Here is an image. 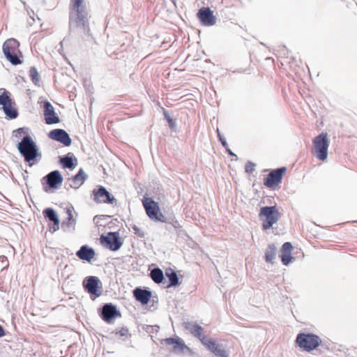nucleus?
<instances>
[{"label":"nucleus","mask_w":357,"mask_h":357,"mask_svg":"<svg viewBox=\"0 0 357 357\" xmlns=\"http://www.w3.org/2000/svg\"><path fill=\"white\" fill-rule=\"evenodd\" d=\"M71 10L69 15V33L74 28H78L87 35H90L89 13L86 6L83 5L84 0H71Z\"/></svg>","instance_id":"obj_1"},{"label":"nucleus","mask_w":357,"mask_h":357,"mask_svg":"<svg viewBox=\"0 0 357 357\" xmlns=\"http://www.w3.org/2000/svg\"><path fill=\"white\" fill-rule=\"evenodd\" d=\"M295 342L298 347L305 351H311L317 349L321 343L318 335L310 333H298Z\"/></svg>","instance_id":"obj_2"},{"label":"nucleus","mask_w":357,"mask_h":357,"mask_svg":"<svg viewBox=\"0 0 357 357\" xmlns=\"http://www.w3.org/2000/svg\"><path fill=\"white\" fill-rule=\"evenodd\" d=\"M259 216L263 221V229L267 230L280 219L281 215L277 210L276 206H266L260 208Z\"/></svg>","instance_id":"obj_3"},{"label":"nucleus","mask_w":357,"mask_h":357,"mask_svg":"<svg viewBox=\"0 0 357 357\" xmlns=\"http://www.w3.org/2000/svg\"><path fill=\"white\" fill-rule=\"evenodd\" d=\"M20 46L19 42L15 38H10L6 40L3 45L2 50L6 59L14 66L21 64L23 61L21 60L17 55V51L21 54L18 50Z\"/></svg>","instance_id":"obj_4"},{"label":"nucleus","mask_w":357,"mask_h":357,"mask_svg":"<svg viewBox=\"0 0 357 357\" xmlns=\"http://www.w3.org/2000/svg\"><path fill=\"white\" fill-rule=\"evenodd\" d=\"M21 156H41L38 146L31 136L26 135L17 144Z\"/></svg>","instance_id":"obj_5"},{"label":"nucleus","mask_w":357,"mask_h":357,"mask_svg":"<svg viewBox=\"0 0 357 357\" xmlns=\"http://www.w3.org/2000/svg\"><path fill=\"white\" fill-rule=\"evenodd\" d=\"M12 103L10 93L5 89H0V105L2 106L3 111L10 119H16L18 116V112L13 107Z\"/></svg>","instance_id":"obj_6"},{"label":"nucleus","mask_w":357,"mask_h":357,"mask_svg":"<svg viewBox=\"0 0 357 357\" xmlns=\"http://www.w3.org/2000/svg\"><path fill=\"white\" fill-rule=\"evenodd\" d=\"M287 172L286 167H281L271 169L267 176L264 179V185L268 188L275 190L282 182V178Z\"/></svg>","instance_id":"obj_7"},{"label":"nucleus","mask_w":357,"mask_h":357,"mask_svg":"<svg viewBox=\"0 0 357 357\" xmlns=\"http://www.w3.org/2000/svg\"><path fill=\"white\" fill-rule=\"evenodd\" d=\"M163 342L167 345L172 346L171 351L176 354L189 356L194 354V352L185 344L181 337H168L163 340Z\"/></svg>","instance_id":"obj_8"},{"label":"nucleus","mask_w":357,"mask_h":357,"mask_svg":"<svg viewBox=\"0 0 357 357\" xmlns=\"http://www.w3.org/2000/svg\"><path fill=\"white\" fill-rule=\"evenodd\" d=\"M63 176L59 170H54L45 176L41 183L43 190L49 192L50 189H56L63 182Z\"/></svg>","instance_id":"obj_9"},{"label":"nucleus","mask_w":357,"mask_h":357,"mask_svg":"<svg viewBox=\"0 0 357 357\" xmlns=\"http://www.w3.org/2000/svg\"><path fill=\"white\" fill-rule=\"evenodd\" d=\"M82 286L84 291L91 296L99 297L102 294V282L96 276L86 277L82 282Z\"/></svg>","instance_id":"obj_10"},{"label":"nucleus","mask_w":357,"mask_h":357,"mask_svg":"<svg viewBox=\"0 0 357 357\" xmlns=\"http://www.w3.org/2000/svg\"><path fill=\"white\" fill-rule=\"evenodd\" d=\"M93 201L97 204L117 205V200L104 186L98 185L96 189L93 190Z\"/></svg>","instance_id":"obj_11"},{"label":"nucleus","mask_w":357,"mask_h":357,"mask_svg":"<svg viewBox=\"0 0 357 357\" xmlns=\"http://www.w3.org/2000/svg\"><path fill=\"white\" fill-rule=\"evenodd\" d=\"M100 243L111 251H117L122 246V241L119 232L109 231L106 236L102 235L100 238Z\"/></svg>","instance_id":"obj_12"},{"label":"nucleus","mask_w":357,"mask_h":357,"mask_svg":"<svg viewBox=\"0 0 357 357\" xmlns=\"http://www.w3.org/2000/svg\"><path fill=\"white\" fill-rule=\"evenodd\" d=\"M98 314L101 319L107 324H112L115 318L121 317L120 311L112 303H105L99 309Z\"/></svg>","instance_id":"obj_13"},{"label":"nucleus","mask_w":357,"mask_h":357,"mask_svg":"<svg viewBox=\"0 0 357 357\" xmlns=\"http://www.w3.org/2000/svg\"><path fill=\"white\" fill-rule=\"evenodd\" d=\"M329 142L327 133L321 132L313 139L314 154L318 157L328 156Z\"/></svg>","instance_id":"obj_14"},{"label":"nucleus","mask_w":357,"mask_h":357,"mask_svg":"<svg viewBox=\"0 0 357 357\" xmlns=\"http://www.w3.org/2000/svg\"><path fill=\"white\" fill-rule=\"evenodd\" d=\"M197 17L201 24L206 26H211L216 23V17L209 7H202L198 10Z\"/></svg>","instance_id":"obj_15"},{"label":"nucleus","mask_w":357,"mask_h":357,"mask_svg":"<svg viewBox=\"0 0 357 357\" xmlns=\"http://www.w3.org/2000/svg\"><path fill=\"white\" fill-rule=\"evenodd\" d=\"M48 137L50 139L59 142L66 146H70L72 143V140L69 134L65 130L61 128L52 130L48 133Z\"/></svg>","instance_id":"obj_16"},{"label":"nucleus","mask_w":357,"mask_h":357,"mask_svg":"<svg viewBox=\"0 0 357 357\" xmlns=\"http://www.w3.org/2000/svg\"><path fill=\"white\" fill-rule=\"evenodd\" d=\"M44 116L47 124L52 125L60 122V119L54 111L52 105L48 101L43 102Z\"/></svg>","instance_id":"obj_17"},{"label":"nucleus","mask_w":357,"mask_h":357,"mask_svg":"<svg viewBox=\"0 0 357 357\" xmlns=\"http://www.w3.org/2000/svg\"><path fill=\"white\" fill-rule=\"evenodd\" d=\"M142 204L149 218L151 220L156 218L157 214L160 211L158 203L152 198L144 197Z\"/></svg>","instance_id":"obj_18"},{"label":"nucleus","mask_w":357,"mask_h":357,"mask_svg":"<svg viewBox=\"0 0 357 357\" xmlns=\"http://www.w3.org/2000/svg\"><path fill=\"white\" fill-rule=\"evenodd\" d=\"M96 252L93 248L84 245L76 252V256L81 260L91 262L95 257Z\"/></svg>","instance_id":"obj_19"},{"label":"nucleus","mask_w":357,"mask_h":357,"mask_svg":"<svg viewBox=\"0 0 357 357\" xmlns=\"http://www.w3.org/2000/svg\"><path fill=\"white\" fill-rule=\"evenodd\" d=\"M292 245L290 242H285L281 249L280 257L284 265L288 266L293 259L291 256Z\"/></svg>","instance_id":"obj_20"},{"label":"nucleus","mask_w":357,"mask_h":357,"mask_svg":"<svg viewBox=\"0 0 357 357\" xmlns=\"http://www.w3.org/2000/svg\"><path fill=\"white\" fill-rule=\"evenodd\" d=\"M133 295L137 301L140 302L142 305H146L151 299V291L148 289L137 287L133 291Z\"/></svg>","instance_id":"obj_21"},{"label":"nucleus","mask_w":357,"mask_h":357,"mask_svg":"<svg viewBox=\"0 0 357 357\" xmlns=\"http://www.w3.org/2000/svg\"><path fill=\"white\" fill-rule=\"evenodd\" d=\"M73 210L74 208L72 206L66 208V213L68 215V218L67 220L66 221H63L61 225V227L65 231H70L75 229V227L76 225V219L73 218Z\"/></svg>","instance_id":"obj_22"},{"label":"nucleus","mask_w":357,"mask_h":357,"mask_svg":"<svg viewBox=\"0 0 357 357\" xmlns=\"http://www.w3.org/2000/svg\"><path fill=\"white\" fill-rule=\"evenodd\" d=\"M88 176L82 169H80L78 172L72 178V184L70 187L75 189H78L87 179Z\"/></svg>","instance_id":"obj_23"},{"label":"nucleus","mask_w":357,"mask_h":357,"mask_svg":"<svg viewBox=\"0 0 357 357\" xmlns=\"http://www.w3.org/2000/svg\"><path fill=\"white\" fill-rule=\"evenodd\" d=\"M185 328L195 337H201L204 328L195 322L185 323Z\"/></svg>","instance_id":"obj_24"},{"label":"nucleus","mask_w":357,"mask_h":357,"mask_svg":"<svg viewBox=\"0 0 357 357\" xmlns=\"http://www.w3.org/2000/svg\"><path fill=\"white\" fill-rule=\"evenodd\" d=\"M59 165L63 169H73L77 165V158H59Z\"/></svg>","instance_id":"obj_25"},{"label":"nucleus","mask_w":357,"mask_h":357,"mask_svg":"<svg viewBox=\"0 0 357 357\" xmlns=\"http://www.w3.org/2000/svg\"><path fill=\"white\" fill-rule=\"evenodd\" d=\"M211 347L210 351L218 357H229L227 351L224 349L222 344H218L215 342H210Z\"/></svg>","instance_id":"obj_26"},{"label":"nucleus","mask_w":357,"mask_h":357,"mask_svg":"<svg viewBox=\"0 0 357 357\" xmlns=\"http://www.w3.org/2000/svg\"><path fill=\"white\" fill-rule=\"evenodd\" d=\"M165 275L169 280L167 287H176L179 284L178 275L174 270L171 268L167 269L165 272Z\"/></svg>","instance_id":"obj_27"},{"label":"nucleus","mask_w":357,"mask_h":357,"mask_svg":"<svg viewBox=\"0 0 357 357\" xmlns=\"http://www.w3.org/2000/svg\"><path fill=\"white\" fill-rule=\"evenodd\" d=\"M151 278L152 280L157 283L160 284L164 280V274L162 271L159 268H155L151 271Z\"/></svg>","instance_id":"obj_28"},{"label":"nucleus","mask_w":357,"mask_h":357,"mask_svg":"<svg viewBox=\"0 0 357 357\" xmlns=\"http://www.w3.org/2000/svg\"><path fill=\"white\" fill-rule=\"evenodd\" d=\"M43 213L44 217L52 222L59 220V216L56 211L52 208H45L43 211Z\"/></svg>","instance_id":"obj_29"},{"label":"nucleus","mask_w":357,"mask_h":357,"mask_svg":"<svg viewBox=\"0 0 357 357\" xmlns=\"http://www.w3.org/2000/svg\"><path fill=\"white\" fill-rule=\"evenodd\" d=\"M276 255V247L274 244H271L268 245L266 253V261L268 263H273V260L275 258Z\"/></svg>","instance_id":"obj_30"},{"label":"nucleus","mask_w":357,"mask_h":357,"mask_svg":"<svg viewBox=\"0 0 357 357\" xmlns=\"http://www.w3.org/2000/svg\"><path fill=\"white\" fill-rule=\"evenodd\" d=\"M29 75H30V77H31V79L32 82L36 86H39L40 75H39V73H38V70H37L36 67L32 66V67L30 68Z\"/></svg>","instance_id":"obj_31"},{"label":"nucleus","mask_w":357,"mask_h":357,"mask_svg":"<svg viewBox=\"0 0 357 357\" xmlns=\"http://www.w3.org/2000/svg\"><path fill=\"white\" fill-rule=\"evenodd\" d=\"M114 333L116 335H119L123 337V340H126L130 336V335L129 334L128 328L127 327H122L120 329H116Z\"/></svg>","instance_id":"obj_32"},{"label":"nucleus","mask_w":357,"mask_h":357,"mask_svg":"<svg viewBox=\"0 0 357 357\" xmlns=\"http://www.w3.org/2000/svg\"><path fill=\"white\" fill-rule=\"evenodd\" d=\"M163 114H164L165 119L168 122L169 126L171 128V129L172 130L175 129L176 126V122L170 116V115L169 114L168 111H167L166 109H163Z\"/></svg>","instance_id":"obj_33"},{"label":"nucleus","mask_w":357,"mask_h":357,"mask_svg":"<svg viewBox=\"0 0 357 357\" xmlns=\"http://www.w3.org/2000/svg\"><path fill=\"white\" fill-rule=\"evenodd\" d=\"M202 342V344L206 346L207 349L209 350L211 347V345L210 342H215L214 340H208L205 336H204L202 334L201 335V337H197Z\"/></svg>","instance_id":"obj_34"},{"label":"nucleus","mask_w":357,"mask_h":357,"mask_svg":"<svg viewBox=\"0 0 357 357\" xmlns=\"http://www.w3.org/2000/svg\"><path fill=\"white\" fill-rule=\"evenodd\" d=\"M256 165L250 161H248L245 166V172L248 174H252L255 170Z\"/></svg>","instance_id":"obj_35"},{"label":"nucleus","mask_w":357,"mask_h":357,"mask_svg":"<svg viewBox=\"0 0 357 357\" xmlns=\"http://www.w3.org/2000/svg\"><path fill=\"white\" fill-rule=\"evenodd\" d=\"M40 158H24V161L28 164L29 167H32L38 162Z\"/></svg>","instance_id":"obj_36"},{"label":"nucleus","mask_w":357,"mask_h":357,"mask_svg":"<svg viewBox=\"0 0 357 357\" xmlns=\"http://www.w3.org/2000/svg\"><path fill=\"white\" fill-rule=\"evenodd\" d=\"M152 220L155 222H166V218L162 213L159 211V213L156 215V218H154L153 219H152Z\"/></svg>","instance_id":"obj_37"},{"label":"nucleus","mask_w":357,"mask_h":357,"mask_svg":"<svg viewBox=\"0 0 357 357\" xmlns=\"http://www.w3.org/2000/svg\"><path fill=\"white\" fill-rule=\"evenodd\" d=\"M152 220L155 222H166V218L162 213L159 211V213L156 215V218H154L153 219H152Z\"/></svg>","instance_id":"obj_38"},{"label":"nucleus","mask_w":357,"mask_h":357,"mask_svg":"<svg viewBox=\"0 0 357 357\" xmlns=\"http://www.w3.org/2000/svg\"><path fill=\"white\" fill-rule=\"evenodd\" d=\"M59 222H60V220L52 222L53 223L52 225L50 226V229H49L50 231L52 233H54L56 231H57L59 229Z\"/></svg>","instance_id":"obj_39"},{"label":"nucleus","mask_w":357,"mask_h":357,"mask_svg":"<svg viewBox=\"0 0 357 357\" xmlns=\"http://www.w3.org/2000/svg\"><path fill=\"white\" fill-rule=\"evenodd\" d=\"M132 229L135 234H137L139 237H144V232L142 231L136 225H134L132 227Z\"/></svg>","instance_id":"obj_40"},{"label":"nucleus","mask_w":357,"mask_h":357,"mask_svg":"<svg viewBox=\"0 0 357 357\" xmlns=\"http://www.w3.org/2000/svg\"><path fill=\"white\" fill-rule=\"evenodd\" d=\"M218 137H219V139L221 142V144H222V146L226 148L227 146V142L225 140V139H224L223 137H222L220 134H218Z\"/></svg>","instance_id":"obj_41"},{"label":"nucleus","mask_w":357,"mask_h":357,"mask_svg":"<svg viewBox=\"0 0 357 357\" xmlns=\"http://www.w3.org/2000/svg\"><path fill=\"white\" fill-rule=\"evenodd\" d=\"M14 132H16L17 134H18L19 135L21 136L22 134L24 133V128H20L17 129L16 130H15Z\"/></svg>","instance_id":"obj_42"},{"label":"nucleus","mask_w":357,"mask_h":357,"mask_svg":"<svg viewBox=\"0 0 357 357\" xmlns=\"http://www.w3.org/2000/svg\"><path fill=\"white\" fill-rule=\"evenodd\" d=\"M6 335V331L3 326L0 324V337H3Z\"/></svg>","instance_id":"obj_43"},{"label":"nucleus","mask_w":357,"mask_h":357,"mask_svg":"<svg viewBox=\"0 0 357 357\" xmlns=\"http://www.w3.org/2000/svg\"><path fill=\"white\" fill-rule=\"evenodd\" d=\"M229 156L236 157L237 156L234 152H232L227 146L225 148Z\"/></svg>","instance_id":"obj_44"},{"label":"nucleus","mask_w":357,"mask_h":357,"mask_svg":"<svg viewBox=\"0 0 357 357\" xmlns=\"http://www.w3.org/2000/svg\"><path fill=\"white\" fill-rule=\"evenodd\" d=\"M63 156H68V157H70V156H74V155H73V153H67V154L64 155Z\"/></svg>","instance_id":"obj_45"},{"label":"nucleus","mask_w":357,"mask_h":357,"mask_svg":"<svg viewBox=\"0 0 357 357\" xmlns=\"http://www.w3.org/2000/svg\"><path fill=\"white\" fill-rule=\"evenodd\" d=\"M64 40H65V38L62 41L60 42V45H61V47H63V44Z\"/></svg>","instance_id":"obj_46"},{"label":"nucleus","mask_w":357,"mask_h":357,"mask_svg":"<svg viewBox=\"0 0 357 357\" xmlns=\"http://www.w3.org/2000/svg\"><path fill=\"white\" fill-rule=\"evenodd\" d=\"M318 158L324 161L327 158L323 157V158Z\"/></svg>","instance_id":"obj_47"},{"label":"nucleus","mask_w":357,"mask_h":357,"mask_svg":"<svg viewBox=\"0 0 357 357\" xmlns=\"http://www.w3.org/2000/svg\"><path fill=\"white\" fill-rule=\"evenodd\" d=\"M98 218V215H96V216L94 217V219H93V220H96Z\"/></svg>","instance_id":"obj_48"},{"label":"nucleus","mask_w":357,"mask_h":357,"mask_svg":"<svg viewBox=\"0 0 357 357\" xmlns=\"http://www.w3.org/2000/svg\"><path fill=\"white\" fill-rule=\"evenodd\" d=\"M25 174H28V172L26 170L24 171Z\"/></svg>","instance_id":"obj_49"}]
</instances>
